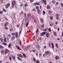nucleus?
<instances>
[{
	"label": "nucleus",
	"mask_w": 63,
	"mask_h": 63,
	"mask_svg": "<svg viewBox=\"0 0 63 63\" xmlns=\"http://www.w3.org/2000/svg\"><path fill=\"white\" fill-rule=\"evenodd\" d=\"M11 35H12V36H14V35H15V33H12L11 34Z\"/></svg>",
	"instance_id": "obj_46"
},
{
	"label": "nucleus",
	"mask_w": 63,
	"mask_h": 63,
	"mask_svg": "<svg viewBox=\"0 0 63 63\" xmlns=\"http://www.w3.org/2000/svg\"><path fill=\"white\" fill-rule=\"evenodd\" d=\"M5 29H7V30H8V28L7 27H6L5 28Z\"/></svg>",
	"instance_id": "obj_52"
},
{
	"label": "nucleus",
	"mask_w": 63,
	"mask_h": 63,
	"mask_svg": "<svg viewBox=\"0 0 63 63\" xmlns=\"http://www.w3.org/2000/svg\"><path fill=\"white\" fill-rule=\"evenodd\" d=\"M48 13L49 14H51L52 13L51 11H48Z\"/></svg>",
	"instance_id": "obj_27"
},
{
	"label": "nucleus",
	"mask_w": 63,
	"mask_h": 63,
	"mask_svg": "<svg viewBox=\"0 0 63 63\" xmlns=\"http://www.w3.org/2000/svg\"><path fill=\"white\" fill-rule=\"evenodd\" d=\"M49 32H50L51 31V30L50 28H49L48 30Z\"/></svg>",
	"instance_id": "obj_45"
},
{
	"label": "nucleus",
	"mask_w": 63,
	"mask_h": 63,
	"mask_svg": "<svg viewBox=\"0 0 63 63\" xmlns=\"http://www.w3.org/2000/svg\"><path fill=\"white\" fill-rule=\"evenodd\" d=\"M54 35L55 36H57V34L56 33V32H54Z\"/></svg>",
	"instance_id": "obj_26"
},
{
	"label": "nucleus",
	"mask_w": 63,
	"mask_h": 63,
	"mask_svg": "<svg viewBox=\"0 0 63 63\" xmlns=\"http://www.w3.org/2000/svg\"><path fill=\"white\" fill-rule=\"evenodd\" d=\"M19 43L20 45H21V41H20V40Z\"/></svg>",
	"instance_id": "obj_55"
},
{
	"label": "nucleus",
	"mask_w": 63,
	"mask_h": 63,
	"mask_svg": "<svg viewBox=\"0 0 63 63\" xmlns=\"http://www.w3.org/2000/svg\"><path fill=\"white\" fill-rule=\"evenodd\" d=\"M8 37H9V38H10V37H11V35H10V34H9L8 35Z\"/></svg>",
	"instance_id": "obj_33"
},
{
	"label": "nucleus",
	"mask_w": 63,
	"mask_h": 63,
	"mask_svg": "<svg viewBox=\"0 0 63 63\" xmlns=\"http://www.w3.org/2000/svg\"><path fill=\"white\" fill-rule=\"evenodd\" d=\"M3 13V11H0V14H2Z\"/></svg>",
	"instance_id": "obj_39"
},
{
	"label": "nucleus",
	"mask_w": 63,
	"mask_h": 63,
	"mask_svg": "<svg viewBox=\"0 0 63 63\" xmlns=\"http://www.w3.org/2000/svg\"><path fill=\"white\" fill-rule=\"evenodd\" d=\"M3 11L4 12H5V9L4 8H3Z\"/></svg>",
	"instance_id": "obj_58"
},
{
	"label": "nucleus",
	"mask_w": 63,
	"mask_h": 63,
	"mask_svg": "<svg viewBox=\"0 0 63 63\" xmlns=\"http://www.w3.org/2000/svg\"><path fill=\"white\" fill-rule=\"evenodd\" d=\"M21 32V31H20L19 35H20Z\"/></svg>",
	"instance_id": "obj_54"
},
{
	"label": "nucleus",
	"mask_w": 63,
	"mask_h": 63,
	"mask_svg": "<svg viewBox=\"0 0 63 63\" xmlns=\"http://www.w3.org/2000/svg\"><path fill=\"white\" fill-rule=\"evenodd\" d=\"M39 30H38V28H37L36 30V33H37L38 32V31Z\"/></svg>",
	"instance_id": "obj_37"
},
{
	"label": "nucleus",
	"mask_w": 63,
	"mask_h": 63,
	"mask_svg": "<svg viewBox=\"0 0 63 63\" xmlns=\"http://www.w3.org/2000/svg\"><path fill=\"white\" fill-rule=\"evenodd\" d=\"M47 47V46H45L43 47L44 48H46Z\"/></svg>",
	"instance_id": "obj_53"
},
{
	"label": "nucleus",
	"mask_w": 63,
	"mask_h": 63,
	"mask_svg": "<svg viewBox=\"0 0 63 63\" xmlns=\"http://www.w3.org/2000/svg\"><path fill=\"white\" fill-rule=\"evenodd\" d=\"M34 4L35 5H39L40 4V3L39 2H37L36 3H34Z\"/></svg>",
	"instance_id": "obj_9"
},
{
	"label": "nucleus",
	"mask_w": 63,
	"mask_h": 63,
	"mask_svg": "<svg viewBox=\"0 0 63 63\" xmlns=\"http://www.w3.org/2000/svg\"><path fill=\"white\" fill-rule=\"evenodd\" d=\"M43 15H45L46 14V12L45 11H43Z\"/></svg>",
	"instance_id": "obj_31"
},
{
	"label": "nucleus",
	"mask_w": 63,
	"mask_h": 63,
	"mask_svg": "<svg viewBox=\"0 0 63 63\" xmlns=\"http://www.w3.org/2000/svg\"><path fill=\"white\" fill-rule=\"evenodd\" d=\"M59 16V14H57L56 15V16H57V17H58V16Z\"/></svg>",
	"instance_id": "obj_35"
},
{
	"label": "nucleus",
	"mask_w": 63,
	"mask_h": 63,
	"mask_svg": "<svg viewBox=\"0 0 63 63\" xmlns=\"http://www.w3.org/2000/svg\"><path fill=\"white\" fill-rule=\"evenodd\" d=\"M38 48L39 49H40V46H39L38 47V48Z\"/></svg>",
	"instance_id": "obj_63"
},
{
	"label": "nucleus",
	"mask_w": 63,
	"mask_h": 63,
	"mask_svg": "<svg viewBox=\"0 0 63 63\" xmlns=\"http://www.w3.org/2000/svg\"><path fill=\"white\" fill-rule=\"evenodd\" d=\"M56 47H57V48H58V46H57V44H56Z\"/></svg>",
	"instance_id": "obj_47"
},
{
	"label": "nucleus",
	"mask_w": 63,
	"mask_h": 63,
	"mask_svg": "<svg viewBox=\"0 0 63 63\" xmlns=\"http://www.w3.org/2000/svg\"><path fill=\"white\" fill-rule=\"evenodd\" d=\"M16 2L15 1H13L12 2V7L14 8V6L16 5Z\"/></svg>",
	"instance_id": "obj_1"
},
{
	"label": "nucleus",
	"mask_w": 63,
	"mask_h": 63,
	"mask_svg": "<svg viewBox=\"0 0 63 63\" xmlns=\"http://www.w3.org/2000/svg\"><path fill=\"white\" fill-rule=\"evenodd\" d=\"M23 56H24V58H26V55H25V54H23Z\"/></svg>",
	"instance_id": "obj_18"
},
{
	"label": "nucleus",
	"mask_w": 63,
	"mask_h": 63,
	"mask_svg": "<svg viewBox=\"0 0 63 63\" xmlns=\"http://www.w3.org/2000/svg\"><path fill=\"white\" fill-rule=\"evenodd\" d=\"M47 29H43V31H47Z\"/></svg>",
	"instance_id": "obj_22"
},
{
	"label": "nucleus",
	"mask_w": 63,
	"mask_h": 63,
	"mask_svg": "<svg viewBox=\"0 0 63 63\" xmlns=\"http://www.w3.org/2000/svg\"><path fill=\"white\" fill-rule=\"evenodd\" d=\"M55 58L56 60H58V59H59V57H58V56H56Z\"/></svg>",
	"instance_id": "obj_21"
},
{
	"label": "nucleus",
	"mask_w": 63,
	"mask_h": 63,
	"mask_svg": "<svg viewBox=\"0 0 63 63\" xmlns=\"http://www.w3.org/2000/svg\"><path fill=\"white\" fill-rule=\"evenodd\" d=\"M33 59L35 62H36V63H40V62H39V61L38 60H37L36 61V59H35V58H34Z\"/></svg>",
	"instance_id": "obj_4"
},
{
	"label": "nucleus",
	"mask_w": 63,
	"mask_h": 63,
	"mask_svg": "<svg viewBox=\"0 0 63 63\" xmlns=\"http://www.w3.org/2000/svg\"><path fill=\"white\" fill-rule=\"evenodd\" d=\"M32 11H35V8H33L32 9Z\"/></svg>",
	"instance_id": "obj_56"
},
{
	"label": "nucleus",
	"mask_w": 63,
	"mask_h": 63,
	"mask_svg": "<svg viewBox=\"0 0 63 63\" xmlns=\"http://www.w3.org/2000/svg\"><path fill=\"white\" fill-rule=\"evenodd\" d=\"M0 41H1V42H3V39H1V38H0Z\"/></svg>",
	"instance_id": "obj_28"
},
{
	"label": "nucleus",
	"mask_w": 63,
	"mask_h": 63,
	"mask_svg": "<svg viewBox=\"0 0 63 63\" xmlns=\"http://www.w3.org/2000/svg\"><path fill=\"white\" fill-rule=\"evenodd\" d=\"M51 44L50 43H49V47H50V46H51Z\"/></svg>",
	"instance_id": "obj_61"
},
{
	"label": "nucleus",
	"mask_w": 63,
	"mask_h": 63,
	"mask_svg": "<svg viewBox=\"0 0 63 63\" xmlns=\"http://www.w3.org/2000/svg\"><path fill=\"white\" fill-rule=\"evenodd\" d=\"M54 23H52L51 24H50V26H53V25H54Z\"/></svg>",
	"instance_id": "obj_17"
},
{
	"label": "nucleus",
	"mask_w": 63,
	"mask_h": 63,
	"mask_svg": "<svg viewBox=\"0 0 63 63\" xmlns=\"http://www.w3.org/2000/svg\"><path fill=\"white\" fill-rule=\"evenodd\" d=\"M36 51V50H33L32 52H35Z\"/></svg>",
	"instance_id": "obj_43"
},
{
	"label": "nucleus",
	"mask_w": 63,
	"mask_h": 63,
	"mask_svg": "<svg viewBox=\"0 0 63 63\" xmlns=\"http://www.w3.org/2000/svg\"><path fill=\"white\" fill-rule=\"evenodd\" d=\"M4 47L2 46H0V48H1V49H3V48Z\"/></svg>",
	"instance_id": "obj_24"
},
{
	"label": "nucleus",
	"mask_w": 63,
	"mask_h": 63,
	"mask_svg": "<svg viewBox=\"0 0 63 63\" xmlns=\"http://www.w3.org/2000/svg\"><path fill=\"white\" fill-rule=\"evenodd\" d=\"M50 8V6H47V9H49Z\"/></svg>",
	"instance_id": "obj_30"
},
{
	"label": "nucleus",
	"mask_w": 63,
	"mask_h": 63,
	"mask_svg": "<svg viewBox=\"0 0 63 63\" xmlns=\"http://www.w3.org/2000/svg\"><path fill=\"white\" fill-rule=\"evenodd\" d=\"M25 7L28 6V5H27V3H26L25 4Z\"/></svg>",
	"instance_id": "obj_42"
},
{
	"label": "nucleus",
	"mask_w": 63,
	"mask_h": 63,
	"mask_svg": "<svg viewBox=\"0 0 63 63\" xmlns=\"http://www.w3.org/2000/svg\"><path fill=\"white\" fill-rule=\"evenodd\" d=\"M10 4L7 3L6 5L8 7H9V6H10Z\"/></svg>",
	"instance_id": "obj_40"
},
{
	"label": "nucleus",
	"mask_w": 63,
	"mask_h": 63,
	"mask_svg": "<svg viewBox=\"0 0 63 63\" xmlns=\"http://www.w3.org/2000/svg\"><path fill=\"white\" fill-rule=\"evenodd\" d=\"M42 1L43 3L45 5H46L47 4V1H46V0H41Z\"/></svg>",
	"instance_id": "obj_2"
},
{
	"label": "nucleus",
	"mask_w": 63,
	"mask_h": 63,
	"mask_svg": "<svg viewBox=\"0 0 63 63\" xmlns=\"http://www.w3.org/2000/svg\"><path fill=\"white\" fill-rule=\"evenodd\" d=\"M49 53V51H47L45 53V55L46 56V55H47V54H48Z\"/></svg>",
	"instance_id": "obj_6"
},
{
	"label": "nucleus",
	"mask_w": 63,
	"mask_h": 63,
	"mask_svg": "<svg viewBox=\"0 0 63 63\" xmlns=\"http://www.w3.org/2000/svg\"><path fill=\"white\" fill-rule=\"evenodd\" d=\"M35 36H33L32 38L33 40H34L35 39Z\"/></svg>",
	"instance_id": "obj_51"
},
{
	"label": "nucleus",
	"mask_w": 63,
	"mask_h": 63,
	"mask_svg": "<svg viewBox=\"0 0 63 63\" xmlns=\"http://www.w3.org/2000/svg\"><path fill=\"white\" fill-rule=\"evenodd\" d=\"M37 13L39 15L41 14V11L39 10H37Z\"/></svg>",
	"instance_id": "obj_13"
},
{
	"label": "nucleus",
	"mask_w": 63,
	"mask_h": 63,
	"mask_svg": "<svg viewBox=\"0 0 63 63\" xmlns=\"http://www.w3.org/2000/svg\"><path fill=\"white\" fill-rule=\"evenodd\" d=\"M10 31H13V28H11V29H10Z\"/></svg>",
	"instance_id": "obj_36"
},
{
	"label": "nucleus",
	"mask_w": 63,
	"mask_h": 63,
	"mask_svg": "<svg viewBox=\"0 0 63 63\" xmlns=\"http://www.w3.org/2000/svg\"><path fill=\"white\" fill-rule=\"evenodd\" d=\"M2 44H3V45H5V46H7V44L5 43H2Z\"/></svg>",
	"instance_id": "obj_32"
},
{
	"label": "nucleus",
	"mask_w": 63,
	"mask_h": 63,
	"mask_svg": "<svg viewBox=\"0 0 63 63\" xmlns=\"http://www.w3.org/2000/svg\"><path fill=\"white\" fill-rule=\"evenodd\" d=\"M55 23L56 24H58V22H56Z\"/></svg>",
	"instance_id": "obj_57"
},
{
	"label": "nucleus",
	"mask_w": 63,
	"mask_h": 63,
	"mask_svg": "<svg viewBox=\"0 0 63 63\" xmlns=\"http://www.w3.org/2000/svg\"><path fill=\"white\" fill-rule=\"evenodd\" d=\"M40 21L42 23H43L44 22V20L42 18H41L40 19Z\"/></svg>",
	"instance_id": "obj_15"
},
{
	"label": "nucleus",
	"mask_w": 63,
	"mask_h": 63,
	"mask_svg": "<svg viewBox=\"0 0 63 63\" xmlns=\"http://www.w3.org/2000/svg\"><path fill=\"white\" fill-rule=\"evenodd\" d=\"M28 24H29V22H28L26 24V26H27V27L28 25Z\"/></svg>",
	"instance_id": "obj_23"
},
{
	"label": "nucleus",
	"mask_w": 63,
	"mask_h": 63,
	"mask_svg": "<svg viewBox=\"0 0 63 63\" xmlns=\"http://www.w3.org/2000/svg\"><path fill=\"white\" fill-rule=\"evenodd\" d=\"M16 38H17V37H18V36L17 35V32H16Z\"/></svg>",
	"instance_id": "obj_25"
},
{
	"label": "nucleus",
	"mask_w": 63,
	"mask_h": 63,
	"mask_svg": "<svg viewBox=\"0 0 63 63\" xmlns=\"http://www.w3.org/2000/svg\"><path fill=\"white\" fill-rule=\"evenodd\" d=\"M15 36H12L11 38V40H14L15 39Z\"/></svg>",
	"instance_id": "obj_12"
},
{
	"label": "nucleus",
	"mask_w": 63,
	"mask_h": 63,
	"mask_svg": "<svg viewBox=\"0 0 63 63\" xmlns=\"http://www.w3.org/2000/svg\"><path fill=\"white\" fill-rule=\"evenodd\" d=\"M11 57H12V58L14 61H15L16 59H15V58H16V57L15 56H12Z\"/></svg>",
	"instance_id": "obj_11"
},
{
	"label": "nucleus",
	"mask_w": 63,
	"mask_h": 63,
	"mask_svg": "<svg viewBox=\"0 0 63 63\" xmlns=\"http://www.w3.org/2000/svg\"><path fill=\"white\" fill-rule=\"evenodd\" d=\"M52 3H55V1L54 0H53L52 2Z\"/></svg>",
	"instance_id": "obj_48"
},
{
	"label": "nucleus",
	"mask_w": 63,
	"mask_h": 63,
	"mask_svg": "<svg viewBox=\"0 0 63 63\" xmlns=\"http://www.w3.org/2000/svg\"><path fill=\"white\" fill-rule=\"evenodd\" d=\"M4 40L5 42H6V37H4Z\"/></svg>",
	"instance_id": "obj_38"
},
{
	"label": "nucleus",
	"mask_w": 63,
	"mask_h": 63,
	"mask_svg": "<svg viewBox=\"0 0 63 63\" xmlns=\"http://www.w3.org/2000/svg\"><path fill=\"white\" fill-rule=\"evenodd\" d=\"M36 9H37V10H39V7H38V6L36 7Z\"/></svg>",
	"instance_id": "obj_41"
},
{
	"label": "nucleus",
	"mask_w": 63,
	"mask_h": 63,
	"mask_svg": "<svg viewBox=\"0 0 63 63\" xmlns=\"http://www.w3.org/2000/svg\"><path fill=\"white\" fill-rule=\"evenodd\" d=\"M61 6L63 7V3H62L61 4Z\"/></svg>",
	"instance_id": "obj_44"
},
{
	"label": "nucleus",
	"mask_w": 63,
	"mask_h": 63,
	"mask_svg": "<svg viewBox=\"0 0 63 63\" xmlns=\"http://www.w3.org/2000/svg\"><path fill=\"white\" fill-rule=\"evenodd\" d=\"M17 27L18 28V27H19V25H17Z\"/></svg>",
	"instance_id": "obj_64"
},
{
	"label": "nucleus",
	"mask_w": 63,
	"mask_h": 63,
	"mask_svg": "<svg viewBox=\"0 0 63 63\" xmlns=\"http://www.w3.org/2000/svg\"><path fill=\"white\" fill-rule=\"evenodd\" d=\"M16 47H17L18 49H19V50H21V49L19 48V46H16Z\"/></svg>",
	"instance_id": "obj_19"
},
{
	"label": "nucleus",
	"mask_w": 63,
	"mask_h": 63,
	"mask_svg": "<svg viewBox=\"0 0 63 63\" xmlns=\"http://www.w3.org/2000/svg\"><path fill=\"white\" fill-rule=\"evenodd\" d=\"M46 36L47 38H48L49 36V33H47V34H46Z\"/></svg>",
	"instance_id": "obj_20"
},
{
	"label": "nucleus",
	"mask_w": 63,
	"mask_h": 63,
	"mask_svg": "<svg viewBox=\"0 0 63 63\" xmlns=\"http://www.w3.org/2000/svg\"><path fill=\"white\" fill-rule=\"evenodd\" d=\"M18 56H19V57H21V58H23V56H22V55H21L20 54H18Z\"/></svg>",
	"instance_id": "obj_8"
},
{
	"label": "nucleus",
	"mask_w": 63,
	"mask_h": 63,
	"mask_svg": "<svg viewBox=\"0 0 63 63\" xmlns=\"http://www.w3.org/2000/svg\"><path fill=\"white\" fill-rule=\"evenodd\" d=\"M4 50H2V51H1L0 52L1 53H3V52H4Z\"/></svg>",
	"instance_id": "obj_50"
},
{
	"label": "nucleus",
	"mask_w": 63,
	"mask_h": 63,
	"mask_svg": "<svg viewBox=\"0 0 63 63\" xmlns=\"http://www.w3.org/2000/svg\"><path fill=\"white\" fill-rule=\"evenodd\" d=\"M5 7L6 9H7L8 8V6H7V5H5Z\"/></svg>",
	"instance_id": "obj_49"
},
{
	"label": "nucleus",
	"mask_w": 63,
	"mask_h": 63,
	"mask_svg": "<svg viewBox=\"0 0 63 63\" xmlns=\"http://www.w3.org/2000/svg\"><path fill=\"white\" fill-rule=\"evenodd\" d=\"M8 25V22H6L5 23V24L4 25V26L6 27V26H7V25Z\"/></svg>",
	"instance_id": "obj_14"
},
{
	"label": "nucleus",
	"mask_w": 63,
	"mask_h": 63,
	"mask_svg": "<svg viewBox=\"0 0 63 63\" xmlns=\"http://www.w3.org/2000/svg\"><path fill=\"white\" fill-rule=\"evenodd\" d=\"M51 45H52V49H54V44H53V43L52 42H51Z\"/></svg>",
	"instance_id": "obj_7"
},
{
	"label": "nucleus",
	"mask_w": 63,
	"mask_h": 63,
	"mask_svg": "<svg viewBox=\"0 0 63 63\" xmlns=\"http://www.w3.org/2000/svg\"><path fill=\"white\" fill-rule=\"evenodd\" d=\"M50 19L51 20H53V17H50Z\"/></svg>",
	"instance_id": "obj_34"
},
{
	"label": "nucleus",
	"mask_w": 63,
	"mask_h": 63,
	"mask_svg": "<svg viewBox=\"0 0 63 63\" xmlns=\"http://www.w3.org/2000/svg\"><path fill=\"white\" fill-rule=\"evenodd\" d=\"M9 59L10 60H12V59H11V57H9Z\"/></svg>",
	"instance_id": "obj_62"
},
{
	"label": "nucleus",
	"mask_w": 63,
	"mask_h": 63,
	"mask_svg": "<svg viewBox=\"0 0 63 63\" xmlns=\"http://www.w3.org/2000/svg\"><path fill=\"white\" fill-rule=\"evenodd\" d=\"M34 1V0H31V2H33Z\"/></svg>",
	"instance_id": "obj_60"
},
{
	"label": "nucleus",
	"mask_w": 63,
	"mask_h": 63,
	"mask_svg": "<svg viewBox=\"0 0 63 63\" xmlns=\"http://www.w3.org/2000/svg\"><path fill=\"white\" fill-rule=\"evenodd\" d=\"M47 33V32H44L42 33H41L40 34V36H44V35H45V34Z\"/></svg>",
	"instance_id": "obj_5"
},
{
	"label": "nucleus",
	"mask_w": 63,
	"mask_h": 63,
	"mask_svg": "<svg viewBox=\"0 0 63 63\" xmlns=\"http://www.w3.org/2000/svg\"><path fill=\"white\" fill-rule=\"evenodd\" d=\"M17 59L18 60H19L21 61H22V59H20V58H19V57H17Z\"/></svg>",
	"instance_id": "obj_16"
},
{
	"label": "nucleus",
	"mask_w": 63,
	"mask_h": 63,
	"mask_svg": "<svg viewBox=\"0 0 63 63\" xmlns=\"http://www.w3.org/2000/svg\"><path fill=\"white\" fill-rule=\"evenodd\" d=\"M8 52H10V51L8 49H6L5 50V54L8 53Z\"/></svg>",
	"instance_id": "obj_3"
},
{
	"label": "nucleus",
	"mask_w": 63,
	"mask_h": 63,
	"mask_svg": "<svg viewBox=\"0 0 63 63\" xmlns=\"http://www.w3.org/2000/svg\"><path fill=\"white\" fill-rule=\"evenodd\" d=\"M12 46V44H9L8 46V47L9 48H10Z\"/></svg>",
	"instance_id": "obj_10"
},
{
	"label": "nucleus",
	"mask_w": 63,
	"mask_h": 63,
	"mask_svg": "<svg viewBox=\"0 0 63 63\" xmlns=\"http://www.w3.org/2000/svg\"><path fill=\"white\" fill-rule=\"evenodd\" d=\"M41 55H42V54L41 53H40L39 56H41Z\"/></svg>",
	"instance_id": "obj_59"
},
{
	"label": "nucleus",
	"mask_w": 63,
	"mask_h": 63,
	"mask_svg": "<svg viewBox=\"0 0 63 63\" xmlns=\"http://www.w3.org/2000/svg\"><path fill=\"white\" fill-rule=\"evenodd\" d=\"M44 24H42L41 25V27L42 28H44Z\"/></svg>",
	"instance_id": "obj_29"
}]
</instances>
